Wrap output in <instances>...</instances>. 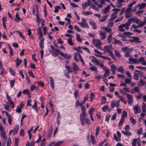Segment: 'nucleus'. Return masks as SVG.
Returning a JSON list of instances; mask_svg holds the SVG:
<instances>
[{
    "label": "nucleus",
    "mask_w": 146,
    "mask_h": 146,
    "mask_svg": "<svg viewBox=\"0 0 146 146\" xmlns=\"http://www.w3.org/2000/svg\"><path fill=\"white\" fill-rule=\"evenodd\" d=\"M138 19L135 17H133L132 18L128 19L127 22L125 23L121 24L119 26V31L121 32L125 31V30L124 29V27L125 29H128L132 21L134 23H138Z\"/></svg>",
    "instance_id": "1"
},
{
    "label": "nucleus",
    "mask_w": 146,
    "mask_h": 146,
    "mask_svg": "<svg viewBox=\"0 0 146 146\" xmlns=\"http://www.w3.org/2000/svg\"><path fill=\"white\" fill-rule=\"evenodd\" d=\"M125 94L126 95V97L127 98V103L129 104L132 105L133 102V99L132 96L130 94H128L127 93H125Z\"/></svg>",
    "instance_id": "2"
},
{
    "label": "nucleus",
    "mask_w": 146,
    "mask_h": 146,
    "mask_svg": "<svg viewBox=\"0 0 146 146\" xmlns=\"http://www.w3.org/2000/svg\"><path fill=\"white\" fill-rule=\"evenodd\" d=\"M86 20L84 19H83L81 22L78 23V24L80 25L83 27H86L89 28L88 24L86 22Z\"/></svg>",
    "instance_id": "3"
},
{
    "label": "nucleus",
    "mask_w": 146,
    "mask_h": 146,
    "mask_svg": "<svg viewBox=\"0 0 146 146\" xmlns=\"http://www.w3.org/2000/svg\"><path fill=\"white\" fill-rule=\"evenodd\" d=\"M86 114H80V120L81 124L84 125H85L84 121L85 119L86 118Z\"/></svg>",
    "instance_id": "4"
},
{
    "label": "nucleus",
    "mask_w": 146,
    "mask_h": 146,
    "mask_svg": "<svg viewBox=\"0 0 146 146\" xmlns=\"http://www.w3.org/2000/svg\"><path fill=\"white\" fill-rule=\"evenodd\" d=\"M101 42L100 40H97L95 44V46L97 48L100 49V50H102L103 48L101 46Z\"/></svg>",
    "instance_id": "5"
},
{
    "label": "nucleus",
    "mask_w": 146,
    "mask_h": 146,
    "mask_svg": "<svg viewBox=\"0 0 146 146\" xmlns=\"http://www.w3.org/2000/svg\"><path fill=\"white\" fill-rule=\"evenodd\" d=\"M146 23V21L145 22H141V23L138 26L136 25H133L132 26V27L134 29H136L138 28L141 27L145 23Z\"/></svg>",
    "instance_id": "6"
},
{
    "label": "nucleus",
    "mask_w": 146,
    "mask_h": 146,
    "mask_svg": "<svg viewBox=\"0 0 146 146\" xmlns=\"http://www.w3.org/2000/svg\"><path fill=\"white\" fill-rule=\"evenodd\" d=\"M133 109L134 113L137 114L138 113V110H140V107L138 104H137L133 107Z\"/></svg>",
    "instance_id": "7"
},
{
    "label": "nucleus",
    "mask_w": 146,
    "mask_h": 146,
    "mask_svg": "<svg viewBox=\"0 0 146 146\" xmlns=\"http://www.w3.org/2000/svg\"><path fill=\"white\" fill-rule=\"evenodd\" d=\"M60 55L66 59L69 58H70L71 57V55L70 54L68 55L66 53H63L62 52H60Z\"/></svg>",
    "instance_id": "8"
},
{
    "label": "nucleus",
    "mask_w": 146,
    "mask_h": 146,
    "mask_svg": "<svg viewBox=\"0 0 146 146\" xmlns=\"http://www.w3.org/2000/svg\"><path fill=\"white\" fill-rule=\"evenodd\" d=\"M99 35L101 37V39L102 40H104L106 38V33L104 32V33H102L101 31H99Z\"/></svg>",
    "instance_id": "9"
},
{
    "label": "nucleus",
    "mask_w": 146,
    "mask_h": 146,
    "mask_svg": "<svg viewBox=\"0 0 146 146\" xmlns=\"http://www.w3.org/2000/svg\"><path fill=\"white\" fill-rule=\"evenodd\" d=\"M131 93L132 94L135 93L136 92L139 93L140 91L138 87H135L131 90Z\"/></svg>",
    "instance_id": "10"
},
{
    "label": "nucleus",
    "mask_w": 146,
    "mask_h": 146,
    "mask_svg": "<svg viewBox=\"0 0 146 146\" xmlns=\"http://www.w3.org/2000/svg\"><path fill=\"white\" fill-rule=\"evenodd\" d=\"M132 50V48H130L129 50H127L125 54V56L126 57H127L128 56H129L130 57H132L131 55H129V54Z\"/></svg>",
    "instance_id": "11"
},
{
    "label": "nucleus",
    "mask_w": 146,
    "mask_h": 146,
    "mask_svg": "<svg viewBox=\"0 0 146 146\" xmlns=\"http://www.w3.org/2000/svg\"><path fill=\"white\" fill-rule=\"evenodd\" d=\"M125 2L124 0H119L117 1V5L116 6L118 7H120L122 6L123 5V4L122 3Z\"/></svg>",
    "instance_id": "12"
},
{
    "label": "nucleus",
    "mask_w": 146,
    "mask_h": 146,
    "mask_svg": "<svg viewBox=\"0 0 146 146\" xmlns=\"http://www.w3.org/2000/svg\"><path fill=\"white\" fill-rule=\"evenodd\" d=\"M90 24L92 26L93 29H97V26L96 24L93 21H91L89 22Z\"/></svg>",
    "instance_id": "13"
},
{
    "label": "nucleus",
    "mask_w": 146,
    "mask_h": 146,
    "mask_svg": "<svg viewBox=\"0 0 146 146\" xmlns=\"http://www.w3.org/2000/svg\"><path fill=\"white\" fill-rule=\"evenodd\" d=\"M113 33H111L108 35V36L107 37V40L108 43H110L111 41V39L112 37Z\"/></svg>",
    "instance_id": "14"
},
{
    "label": "nucleus",
    "mask_w": 146,
    "mask_h": 146,
    "mask_svg": "<svg viewBox=\"0 0 146 146\" xmlns=\"http://www.w3.org/2000/svg\"><path fill=\"white\" fill-rule=\"evenodd\" d=\"M133 41L132 42H136L137 43L141 42V41H140V39L137 37H133L132 38Z\"/></svg>",
    "instance_id": "15"
},
{
    "label": "nucleus",
    "mask_w": 146,
    "mask_h": 146,
    "mask_svg": "<svg viewBox=\"0 0 146 146\" xmlns=\"http://www.w3.org/2000/svg\"><path fill=\"white\" fill-rule=\"evenodd\" d=\"M21 19L20 17L19 16V15L18 13H16L15 15V22L18 23L19 21L21 20Z\"/></svg>",
    "instance_id": "16"
},
{
    "label": "nucleus",
    "mask_w": 146,
    "mask_h": 146,
    "mask_svg": "<svg viewBox=\"0 0 146 146\" xmlns=\"http://www.w3.org/2000/svg\"><path fill=\"white\" fill-rule=\"evenodd\" d=\"M53 51L54 52V54H53V55L55 57L56 56L57 54H60V52H62L56 48Z\"/></svg>",
    "instance_id": "17"
},
{
    "label": "nucleus",
    "mask_w": 146,
    "mask_h": 146,
    "mask_svg": "<svg viewBox=\"0 0 146 146\" xmlns=\"http://www.w3.org/2000/svg\"><path fill=\"white\" fill-rule=\"evenodd\" d=\"M146 6V4L145 3H142L141 4H138L136 6V7H139V10L145 7Z\"/></svg>",
    "instance_id": "18"
},
{
    "label": "nucleus",
    "mask_w": 146,
    "mask_h": 146,
    "mask_svg": "<svg viewBox=\"0 0 146 146\" xmlns=\"http://www.w3.org/2000/svg\"><path fill=\"white\" fill-rule=\"evenodd\" d=\"M36 7L37 8V12L38 13V14L36 15L37 21V23L39 24L40 23V22L42 21V20H43L41 19H40V17L38 16V6L37 5H36Z\"/></svg>",
    "instance_id": "19"
},
{
    "label": "nucleus",
    "mask_w": 146,
    "mask_h": 146,
    "mask_svg": "<svg viewBox=\"0 0 146 146\" xmlns=\"http://www.w3.org/2000/svg\"><path fill=\"white\" fill-rule=\"evenodd\" d=\"M120 10V9H117L116 8H114L113 9L112 11H115L114 12L113 14L111 15V17L112 16H114V15H116L117 13Z\"/></svg>",
    "instance_id": "20"
},
{
    "label": "nucleus",
    "mask_w": 146,
    "mask_h": 146,
    "mask_svg": "<svg viewBox=\"0 0 146 146\" xmlns=\"http://www.w3.org/2000/svg\"><path fill=\"white\" fill-rule=\"evenodd\" d=\"M129 60L130 62H133L134 63H138L137 59L135 58H129Z\"/></svg>",
    "instance_id": "21"
},
{
    "label": "nucleus",
    "mask_w": 146,
    "mask_h": 146,
    "mask_svg": "<svg viewBox=\"0 0 146 146\" xmlns=\"http://www.w3.org/2000/svg\"><path fill=\"white\" fill-rule=\"evenodd\" d=\"M105 71V73L104 74V77H106L109 75L110 71L109 69L106 68L104 70Z\"/></svg>",
    "instance_id": "22"
},
{
    "label": "nucleus",
    "mask_w": 146,
    "mask_h": 146,
    "mask_svg": "<svg viewBox=\"0 0 146 146\" xmlns=\"http://www.w3.org/2000/svg\"><path fill=\"white\" fill-rule=\"evenodd\" d=\"M111 47V48H112V47L111 45L110 46H105L104 47V52H108L110 50V47Z\"/></svg>",
    "instance_id": "23"
},
{
    "label": "nucleus",
    "mask_w": 146,
    "mask_h": 146,
    "mask_svg": "<svg viewBox=\"0 0 146 146\" xmlns=\"http://www.w3.org/2000/svg\"><path fill=\"white\" fill-rule=\"evenodd\" d=\"M72 65L73 66V70H78L79 69V68L77 66V65L74 63H72Z\"/></svg>",
    "instance_id": "24"
},
{
    "label": "nucleus",
    "mask_w": 146,
    "mask_h": 146,
    "mask_svg": "<svg viewBox=\"0 0 146 146\" xmlns=\"http://www.w3.org/2000/svg\"><path fill=\"white\" fill-rule=\"evenodd\" d=\"M102 28L108 33H111L112 31L111 29L108 27H102Z\"/></svg>",
    "instance_id": "25"
},
{
    "label": "nucleus",
    "mask_w": 146,
    "mask_h": 146,
    "mask_svg": "<svg viewBox=\"0 0 146 146\" xmlns=\"http://www.w3.org/2000/svg\"><path fill=\"white\" fill-rule=\"evenodd\" d=\"M89 69L92 71H94L96 73H97L98 72V70L97 69V67H95V66H93L89 68Z\"/></svg>",
    "instance_id": "26"
},
{
    "label": "nucleus",
    "mask_w": 146,
    "mask_h": 146,
    "mask_svg": "<svg viewBox=\"0 0 146 146\" xmlns=\"http://www.w3.org/2000/svg\"><path fill=\"white\" fill-rule=\"evenodd\" d=\"M19 125H17L15 126V127L14 128L13 134L17 133L19 129Z\"/></svg>",
    "instance_id": "27"
},
{
    "label": "nucleus",
    "mask_w": 146,
    "mask_h": 146,
    "mask_svg": "<svg viewBox=\"0 0 146 146\" xmlns=\"http://www.w3.org/2000/svg\"><path fill=\"white\" fill-rule=\"evenodd\" d=\"M116 70L117 71L119 72L122 73H123L124 72V70L123 69L122 67L121 66H119V68H117Z\"/></svg>",
    "instance_id": "28"
},
{
    "label": "nucleus",
    "mask_w": 146,
    "mask_h": 146,
    "mask_svg": "<svg viewBox=\"0 0 146 146\" xmlns=\"http://www.w3.org/2000/svg\"><path fill=\"white\" fill-rule=\"evenodd\" d=\"M85 110L86 108L84 106H82L81 108V111L82 112V113L80 114H86Z\"/></svg>",
    "instance_id": "29"
},
{
    "label": "nucleus",
    "mask_w": 146,
    "mask_h": 146,
    "mask_svg": "<svg viewBox=\"0 0 146 146\" xmlns=\"http://www.w3.org/2000/svg\"><path fill=\"white\" fill-rule=\"evenodd\" d=\"M127 113L125 111H123L122 114L121 115V118L122 119H124V118L125 117H127Z\"/></svg>",
    "instance_id": "30"
},
{
    "label": "nucleus",
    "mask_w": 146,
    "mask_h": 146,
    "mask_svg": "<svg viewBox=\"0 0 146 146\" xmlns=\"http://www.w3.org/2000/svg\"><path fill=\"white\" fill-rule=\"evenodd\" d=\"M44 39L43 38L40 40L39 43L40 47L42 49L44 47Z\"/></svg>",
    "instance_id": "31"
},
{
    "label": "nucleus",
    "mask_w": 146,
    "mask_h": 146,
    "mask_svg": "<svg viewBox=\"0 0 146 146\" xmlns=\"http://www.w3.org/2000/svg\"><path fill=\"white\" fill-rule=\"evenodd\" d=\"M92 61L93 63L95 62L96 63V65L98 66H99L100 65V63L99 62V60L97 59H92Z\"/></svg>",
    "instance_id": "32"
},
{
    "label": "nucleus",
    "mask_w": 146,
    "mask_h": 146,
    "mask_svg": "<svg viewBox=\"0 0 146 146\" xmlns=\"http://www.w3.org/2000/svg\"><path fill=\"white\" fill-rule=\"evenodd\" d=\"M91 139L92 144L93 145L95 144L96 143V141L94 139V137L92 135H91Z\"/></svg>",
    "instance_id": "33"
},
{
    "label": "nucleus",
    "mask_w": 146,
    "mask_h": 146,
    "mask_svg": "<svg viewBox=\"0 0 146 146\" xmlns=\"http://www.w3.org/2000/svg\"><path fill=\"white\" fill-rule=\"evenodd\" d=\"M141 107L142 108L143 111L145 113L146 111V106L144 103H142V105Z\"/></svg>",
    "instance_id": "34"
},
{
    "label": "nucleus",
    "mask_w": 146,
    "mask_h": 146,
    "mask_svg": "<svg viewBox=\"0 0 146 146\" xmlns=\"http://www.w3.org/2000/svg\"><path fill=\"white\" fill-rule=\"evenodd\" d=\"M115 54L116 56L118 58H119L121 57V54L118 51L115 50Z\"/></svg>",
    "instance_id": "35"
},
{
    "label": "nucleus",
    "mask_w": 146,
    "mask_h": 146,
    "mask_svg": "<svg viewBox=\"0 0 146 146\" xmlns=\"http://www.w3.org/2000/svg\"><path fill=\"white\" fill-rule=\"evenodd\" d=\"M121 132L123 133L125 135L127 136H130L131 135V133L130 132H128V131H122Z\"/></svg>",
    "instance_id": "36"
},
{
    "label": "nucleus",
    "mask_w": 146,
    "mask_h": 146,
    "mask_svg": "<svg viewBox=\"0 0 146 146\" xmlns=\"http://www.w3.org/2000/svg\"><path fill=\"white\" fill-rule=\"evenodd\" d=\"M132 15L129 12H127L125 13V17L126 18H128L130 17H132Z\"/></svg>",
    "instance_id": "37"
},
{
    "label": "nucleus",
    "mask_w": 146,
    "mask_h": 146,
    "mask_svg": "<svg viewBox=\"0 0 146 146\" xmlns=\"http://www.w3.org/2000/svg\"><path fill=\"white\" fill-rule=\"evenodd\" d=\"M35 102V103H34V105H33L32 106V108H33L35 109V110L38 113V110L36 109V106H37V104L35 100H34Z\"/></svg>",
    "instance_id": "38"
},
{
    "label": "nucleus",
    "mask_w": 146,
    "mask_h": 146,
    "mask_svg": "<svg viewBox=\"0 0 146 146\" xmlns=\"http://www.w3.org/2000/svg\"><path fill=\"white\" fill-rule=\"evenodd\" d=\"M9 71L11 74L13 76L15 75V72L11 67L9 68Z\"/></svg>",
    "instance_id": "39"
},
{
    "label": "nucleus",
    "mask_w": 146,
    "mask_h": 146,
    "mask_svg": "<svg viewBox=\"0 0 146 146\" xmlns=\"http://www.w3.org/2000/svg\"><path fill=\"white\" fill-rule=\"evenodd\" d=\"M21 108L19 106H17V108L16 110V112L19 113H20L21 111Z\"/></svg>",
    "instance_id": "40"
},
{
    "label": "nucleus",
    "mask_w": 146,
    "mask_h": 146,
    "mask_svg": "<svg viewBox=\"0 0 146 146\" xmlns=\"http://www.w3.org/2000/svg\"><path fill=\"white\" fill-rule=\"evenodd\" d=\"M110 6L109 5H108L104 9V13L105 14L108 13L110 9Z\"/></svg>",
    "instance_id": "41"
},
{
    "label": "nucleus",
    "mask_w": 146,
    "mask_h": 146,
    "mask_svg": "<svg viewBox=\"0 0 146 146\" xmlns=\"http://www.w3.org/2000/svg\"><path fill=\"white\" fill-rule=\"evenodd\" d=\"M119 98H120V100L123 102L125 104H126L127 103L126 101L122 96H119Z\"/></svg>",
    "instance_id": "42"
},
{
    "label": "nucleus",
    "mask_w": 146,
    "mask_h": 146,
    "mask_svg": "<svg viewBox=\"0 0 146 146\" xmlns=\"http://www.w3.org/2000/svg\"><path fill=\"white\" fill-rule=\"evenodd\" d=\"M106 101V98L105 96H103L102 98L101 103L102 104H104Z\"/></svg>",
    "instance_id": "43"
},
{
    "label": "nucleus",
    "mask_w": 146,
    "mask_h": 146,
    "mask_svg": "<svg viewBox=\"0 0 146 146\" xmlns=\"http://www.w3.org/2000/svg\"><path fill=\"white\" fill-rule=\"evenodd\" d=\"M76 39L79 42H82V40L81 39L80 35L78 34L76 35Z\"/></svg>",
    "instance_id": "44"
},
{
    "label": "nucleus",
    "mask_w": 146,
    "mask_h": 146,
    "mask_svg": "<svg viewBox=\"0 0 146 146\" xmlns=\"http://www.w3.org/2000/svg\"><path fill=\"white\" fill-rule=\"evenodd\" d=\"M52 131H49L48 132L47 137V139H49L51 137L52 134Z\"/></svg>",
    "instance_id": "45"
},
{
    "label": "nucleus",
    "mask_w": 146,
    "mask_h": 146,
    "mask_svg": "<svg viewBox=\"0 0 146 146\" xmlns=\"http://www.w3.org/2000/svg\"><path fill=\"white\" fill-rule=\"evenodd\" d=\"M133 77L136 80H138L139 79V76L138 74L137 73H134Z\"/></svg>",
    "instance_id": "46"
},
{
    "label": "nucleus",
    "mask_w": 146,
    "mask_h": 146,
    "mask_svg": "<svg viewBox=\"0 0 146 146\" xmlns=\"http://www.w3.org/2000/svg\"><path fill=\"white\" fill-rule=\"evenodd\" d=\"M15 82V80H12L10 81V86L11 88H13L14 86Z\"/></svg>",
    "instance_id": "47"
},
{
    "label": "nucleus",
    "mask_w": 146,
    "mask_h": 146,
    "mask_svg": "<svg viewBox=\"0 0 146 146\" xmlns=\"http://www.w3.org/2000/svg\"><path fill=\"white\" fill-rule=\"evenodd\" d=\"M116 106V102L114 100L111 102V106L112 108H114Z\"/></svg>",
    "instance_id": "48"
},
{
    "label": "nucleus",
    "mask_w": 146,
    "mask_h": 146,
    "mask_svg": "<svg viewBox=\"0 0 146 146\" xmlns=\"http://www.w3.org/2000/svg\"><path fill=\"white\" fill-rule=\"evenodd\" d=\"M95 96L94 94L93 93H91L89 97V98L91 100L90 101L92 102Z\"/></svg>",
    "instance_id": "49"
},
{
    "label": "nucleus",
    "mask_w": 146,
    "mask_h": 146,
    "mask_svg": "<svg viewBox=\"0 0 146 146\" xmlns=\"http://www.w3.org/2000/svg\"><path fill=\"white\" fill-rule=\"evenodd\" d=\"M143 131V128L142 127L138 129L137 131V134L138 135H140L142 133Z\"/></svg>",
    "instance_id": "50"
},
{
    "label": "nucleus",
    "mask_w": 146,
    "mask_h": 146,
    "mask_svg": "<svg viewBox=\"0 0 146 146\" xmlns=\"http://www.w3.org/2000/svg\"><path fill=\"white\" fill-rule=\"evenodd\" d=\"M131 78H125L124 81L126 84H128L131 83Z\"/></svg>",
    "instance_id": "51"
},
{
    "label": "nucleus",
    "mask_w": 146,
    "mask_h": 146,
    "mask_svg": "<svg viewBox=\"0 0 146 146\" xmlns=\"http://www.w3.org/2000/svg\"><path fill=\"white\" fill-rule=\"evenodd\" d=\"M130 120L132 124H133V125L135 124L136 121L135 120V119H134L133 117H131L130 118Z\"/></svg>",
    "instance_id": "52"
},
{
    "label": "nucleus",
    "mask_w": 146,
    "mask_h": 146,
    "mask_svg": "<svg viewBox=\"0 0 146 146\" xmlns=\"http://www.w3.org/2000/svg\"><path fill=\"white\" fill-rule=\"evenodd\" d=\"M100 131V129L99 128V127L98 126L96 128V133L95 136L96 137H97L98 135L99 131Z\"/></svg>",
    "instance_id": "53"
},
{
    "label": "nucleus",
    "mask_w": 146,
    "mask_h": 146,
    "mask_svg": "<svg viewBox=\"0 0 146 146\" xmlns=\"http://www.w3.org/2000/svg\"><path fill=\"white\" fill-rule=\"evenodd\" d=\"M94 111V108H91L89 111V113L90 115H92L93 111Z\"/></svg>",
    "instance_id": "54"
},
{
    "label": "nucleus",
    "mask_w": 146,
    "mask_h": 146,
    "mask_svg": "<svg viewBox=\"0 0 146 146\" xmlns=\"http://www.w3.org/2000/svg\"><path fill=\"white\" fill-rule=\"evenodd\" d=\"M19 142V139H18L15 138V146H18V143Z\"/></svg>",
    "instance_id": "55"
},
{
    "label": "nucleus",
    "mask_w": 146,
    "mask_h": 146,
    "mask_svg": "<svg viewBox=\"0 0 146 146\" xmlns=\"http://www.w3.org/2000/svg\"><path fill=\"white\" fill-rule=\"evenodd\" d=\"M68 43L70 45H73L74 44L73 43L72 39L71 38L68 39Z\"/></svg>",
    "instance_id": "56"
},
{
    "label": "nucleus",
    "mask_w": 146,
    "mask_h": 146,
    "mask_svg": "<svg viewBox=\"0 0 146 146\" xmlns=\"http://www.w3.org/2000/svg\"><path fill=\"white\" fill-rule=\"evenodd\" d=\"M137 139L135 138L133 139L132 142V145L133 146H136V143L137 140Z\"/></svg>",
    "instance_id": "57"
},
{
    "label": "nucleus",
    "mask_w": 146,
    "mask_h": 146,
    "mask_svg": "<svg viewBox=\"0 0 146 146\" xmlns=\"http://www.w3.org/2000/svg\"><path fill=\"white\" fill-rule=\"evenodd\" d=\"M22 62V60L21 59H20L19 60L16 61V64L17 67L18 66H19L21 64Z\"/></svg>",
    "instance_id": "58"
},
{
    "label": "nucleus",
    "mask_w": 146,
    "mask_h": 146,
    "mask_svg": "<svg viewBox=\"0 0 146 146\" xmlns=\"http://www.w3.org/2000/svg\"><path fill=\"white\" fill-rule=\"evenodd\" d=\"M108 109V107L107 106H106L103 107L102 108V110L104 111L105 112Z\"/></svg>",
    "instance_id": "59"
},
{
    "label": "nucleus",
    "mask_w": 146,
    "mask_h": 146,
    "mask_svg": "<svg viewBox=\"0 0 146 146\" xmlns=\"http://www.w3.org/2000/svg\"><path fill=\"white\" fill-rule=\"evenodd\" d=\"M108 16L107 15L103 16L101 19H100V21L101 22H104L105 21L106 19Z\"/></svg>",
    "instance_id": "60"
},
{
    "label": "nucleus",
    "mask_w": 146,
    "mask_h": 146,
    "mask_svg": "<svg viewBox=\"0 0 146 146\" xmlns=\"http://www.w3.org/2000/svg\"><path fill=\"white\" fill-rule=\"evenodd\" d=\"M123 17H118L117 18L115 21V22L116 23L118 22L121 20L123 19Z\"/></svg>",
    "instance_id": "61"
},
{
    "label": "nucleus",
    "mask_w": 146,
    "mask_h": 146,
    "mask_svg": "<svg viewBox=\"0 0 146 146\" xmlns=\"http://www.w3.org/2000/svg\"><path fill=\"white\" fill-rule=\"evenodd\" d=\"M29 74L32 76V77L33 78H35V76L33 74V72L31 71H29L28 72Z\"/></svg>",
    "instance_id": "62"
},
{
    "label": "nucleus",
    "mask_w": 146,
    "mask_h": 146,
    "mask_svg": "<svg viewBox=\"0 0 146 146\" xmlns=\"http://www.w3.org/2000/svg\"><path fill=\"white\" fill-rule=\"evenodd\" d=\"M75 97L76 98L78 96V91L77 90H76L74 93Z\"/></svg>",
    "instance_id": "63"
},
{
    "label": "nucleus",
    "mask_w": 146,
    "mask_h": 146,
    "mask_svg": "<svg viewBox=\"0 0 146 146\" xmlns=\"http://www.w3.org/2000/svg\"><path fill=\"white\" fill-rule=\"evenodd\" d=\"M90 2H85L83 5L84 7H86L90 5Z\"/></svg>",
    "instance_id": "64"
}]
</instances>
